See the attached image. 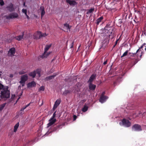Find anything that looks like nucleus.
<instances>
[{
	"mask_svg": "<svg viewBox=\"0 0 146 146\" xmlns=\"http://www.w3.org/2000/svg\"><path fill=\"white\" fill-rule=\"evenodd\" d=\"M9 87L6 86L3 88L1 91L0 97L1 99H7L10 97V92L8 90Z\"/></svg>",
	"mask_w": 146,
	"mask_h": 146,
	"instance_id": "obj_1",
	"label": "nucleus"
},
{
	"mask_svg": "<svg viewBox=\"0 0 146 146\" xmlns=\"http://www.w3.org/2000/svg\"><path fill=\"white\" fill-rule=\"evenodd\" d=\"M51 46V45H46L44 48V51L43 54L41 56L42 58H46L50 54V52H47V51L50 48Z\"/></svg>",
	"mask_w": 146,
	"mask_h": 146,
	"instance_id": "obj_2",
	"label": "nucleus"
},
{
	"mask_svg": "<svg viewBox=\"0 0 146 146\" xmlns=\"http://www.w3.org/2000/svg\"><path fill=\"white\" fill-rule=\"evenodd\" d=\"M122 125L125 127H129L131 125V122L126 119H123L121 121Z\"/></svg>",
	"mask_w": 146,
	"mask_h": 146,
	"instance_id": "obj_3",
	"label": "nucleus"
},
{
	"mask_svg": "<svg viewBox=\"0 0 146 146\" xmlns=\"http://www.w3.org/2000/svg\"><path fill=\"white\" fill-rule=\"evenodd\" d=\"M132 130L134 131H139L142 130V128L140 125L138 124H134L132 127Z\"/></svg>",
	"mask_w": 146,
	"mask_h": 146,
	"instance_id": "obj_4",
	"label": "nucleus"
},
{
	"mask_svg": "<svg viewBox=\"0 0 146 146\" xmlns=\"http://www.w3.org/2000/svg\"><path fill=\"white\" fill-rule=\"evenodd\" d=\"M18 16V14L16 13H14L10 14L8 16H6L5 17L7 19H9L17 18Z\"/></svg>",
	"mask_w": 146,
	"mask_h": 146,
	"instance_id": "obj_5",
	"label": "nucleus"
},
{
	"mask_svg": "<svg viewBox=\"0 0 146 146\" xmlns=\"http://www.w3.org/2000/svg\"><path fill=\"white\" fill-rule=\"evenodd\" d=\"M104 30L106 32V30H107V33H108V32L109 33H110V34L109 35V36H110L111 34L112 33V31H113V29L112 27L110 26V25H107L105 27Z\"/></svg>",
	"mask_w": 146,
	"mask_h": 146,
	"instance_id": "obj_6",
	"label": "nucleus"
},
{
	"mask_svg": "<svg viewBox=\"0 0 146 146\" xmlns=\"http://www.w3.org/2000/svg\"><path fill=\"white\" fill-rule=\"evenodd\" d=\"M28 76L27 74H25L21 76V80L20 81L21 84L25 83V82L27 80Z\"/></svg>",
	"mask_w": 146,
	"mask_h": 146,
	"instance_id": "obj_7",
	"label": "nucleus"
},
{
	"mask_svg": "<svg viewBox=\"0 0 146 146\" xmlns=\"http://www.w3.org/2000/svg\"><path fill=\"white\" fill-rule=\"evenodd\" d=\"M15 51V49L14 47L11 48L9 49L8 54H9V55L13 56L14 55Z\"/></svg>",
	"mask_w": 146,
	"mask_h": 146,
	"instance_id": "obj_8",
	"label": "nucleus"
},
{
	"mask_svg": "<svg viewBox=\"0 0 146 146\" xmlns=\"http://www.w3.org/2000/svg\"><path fill=\"white\" fill-rule=\"evenodd\" d=\"M108 97L107 96H101L99 99V101L102 103L105 102L108 99Z\"/></svg>",
	"mask_w": 146,
	"mask_h": 146,
	"instance_id": "obj_9",
	"label": "nucleus"
},
{
	"mask_svg": "<svg viewBox=\"0 0 146 146\" xmlns=\"http://www.w3.org/2000/svg\"><path fill=\"white\" fill-rule=\"evenodd\" d=\"M64 28L65 29V31L68 32V31H70V29L71 27V26H70L69 24L66 23L64 24Z\"/></svg>",
	"mask_w": 146,
	"mask_h": 146,
	"instance_id": "obj_10",
	"label": "nucleus"
},
{
	"mask_svg": "<svg viewBox=\"0 0 146 146\" xmlns=\"http://www.w3.org/2000/svg\"><path fill=\"white\" fill-rule=\"evenodd\" d=\"M96 86L92 83H88V87L90 90L94 91L96 88Z\"/></svg>",
	"mask_w": 146,
	"mask_h": 146,
	"instance_id": "obj_11",
	"label": "nucleus"
},
{
	"mask_svg": "<svg viewBox=\"0 0 146 146\" xmlns=\"http://www.w3.org/2000/svg\"><path fill=\"white\" fill-rule=\"evenodd\" d=\"M34 37L36 39H40L42 37V33L40 31H38L36 35H35Z\"/></svg>",
	"mask_w": 146,
	"mask_h": 146,
	"instance_id": "obj_12",
	"label": "nucleus"
},
{
	"mask_svg": "<svg viewBox=\"0 0 146 146\" xmlns=\"http://www.w3.org/2000/svg\"><path fill=\"white\" fill-rule=\"evenodd\" d=\"M61 102V100L60 99H58L55 102L54 104V105L53 107V110H55L57 107V106L60 104Z\"/></svg>",
	"mask_w": 146,
	"mask_h": 146,
	"instance_id": "obj_13",
	"label": "nucleus"
},
{
	"mask_svg": "<svg viewBox=\"0 0 146 146\" xmlns=\"http://www.w3.org/2000/svg\"><path fill=\"white\" fill-rule=\"evenodd\" d=\"M56 121V119H52L51 118L49 120V122L47 124V126L48 127L53 125L54 123Z\"/></svg>",
	"mask_w": 146,
	"mask_h": 146,
	"instance_id": "obj_14",
	"label": "nucleus"
},
{
	"mask_svg": "<svg viewBox=\"0 0 146 146\" xmlns=\"http://www.w3.org/2000/svg\"><path fill=\"white\" fill-rule=\"evenodd\" d=\"M96 78V75L93 74H92L89 78V80L88 81V83H92V82Z\"/></svg>",
	"mask_w": 146,
	"mask_h": 146,
	"instance_id": "obj_15",
	"label": "nucleus"
},
{
	"mask_svg": "<svg viewBox=\"0 0 146 146\" xmlns=\"http://www.w3.org/2000/svg\"><path fill=\"white\" fill-rule=\"evenodd\" d=\"M36 86V83L34 81H32L31 82L29 83L27 85V87H35Z\"/></svg>",
	"mask_w": 146,
	"mask_h": 146,
	"instance_id": "obj_16",
	"label": "nucleus"
},
{
	"mask_svg": "<svg viewBox=\"0 0 146 146\" xmlns=\"http://www.w3.org/2000/svg\"><path fill=\"white\" fill-rule=\"evenodd\" d=\"M7 7L9 11L11 12L13 11L14 10L13 4L12 3L10 4Z\"/></svg>",
	"mask_w": 146,
	"mask_h": 146,
	"instance_id": "obj_17",
	"label": "nucleus"
},
{
	"mask_svg": "<svg viewBox=\"0 0 146 146\" xmlns=\"http://www.w3.org/2000/svg\"><path fill=\"white\" fill-rule=\"evenodd\" d=\"M40 9L41 11V17L42 18V17L45 14V11L44 10V8L43 7L41 6L40 7Z\"/></svg>",
	"mask_w": 146,
	"mask_h": 146,
	"instance_id": "obj_18",
	"label": "nucleus"
},
{
	"mask_svg": "<svg viewBox=\"0 0 146 146\" xmlns=\"http://www.w3.org/2000/svg\"><path fill=\"white\" fill-rule=\"evenodd\" d=\"M139 50V49H138L137 50L136 53H133L132 55H131L130 58H131L132 59H134V58H133V57H135H135L136 56L137 58L138 56H137V53L138 52Z\"/></svg>",
	"mask_w": 146,
	"mask_h": 146,
	"instance_id": "obj_19",
	"label": "nucleus"
},
{
	"mask_svg": "<svg viewBox=\"0 0 146 146\" xmlns=\"http://www.w3.org/2000/svg\"><path fill=\"white\" fill-rule=\"evenodd\" d=\"M66 3H69L70 5H75L76 2L75 1H71L70 0H66Z\"/></svg>",
	"mask_w": 146,
	"mask_h": 146,
	"instance_id": "obj_20",
	"label": "nucleus"
},
{
	"mask_svg": "<svg viewBox=\"0 0 146 146\" xmlns=\"http://www.w3.org/2000/svg\"><path fill=\"white\" fill-rule=\"evenodd\" d=\"M24 35V32H23L21 35H19L17 37H15L16 39L18 40H21L23 38V36Z\"/></svg>",
	"mask_w": 146,
	"mask_h": 146,
	"instance_id": "obj_21",
	"label": "nucleus"
},
{
	"mask_svg": "<svg viewBox=\"0 0 146 146\" xmlns=\"http://www.w3.org/2000/svg\"><path fill=\"white\" fill-rule=\"evenodd\" d=\"M103 19V17L102 16L101 17L99 18H98L96 21V24L97 25H98L99 23Z\"/></svg>",
	"mask_w": 146,
	"mask_h": 146,
	"instance_id": "obj_22",
	"label": "nucleus"
},
{
	"mask_svg": "<svg viewBox=\"0 0 146 146\" xmlns=\"http://www.w3.org/2000/svg\"><path fill=\"white\" fill-rule=\"evenodd\" d=\"M56 75H54L50 76L47 77L46 78V80H48L53 78L55 76H56Z\"/></svg>",
	"mask_w": 146,
	"mask_h": 146,
	"instance_id": "obj_23",
	"label": "nucleus"
},
{
	"mask_svg": "<svg viewBox=\"0 0 146 146\" xmlns=\"http://www.w3.org/2000/svg\"><path fill=\"white\" fill-rule=\"evenodd\" d=\"M62 124H61L59 125L56 126V127H54L53 131H56L58 129H61L62 128Z\"/></svg>",
	"mask_w": 146,
	"mask_h": 146,
	"instance_id": "obj_24",
	"label": "nucleus"
},
{
	"mask_svg": "<svg viewBox=\"0 0 146 146\" xmlns=\"http://www.w3.org/2000/svg\"><path fill=\"white\" fill-rule=\"evenodd\" d=\"M140 113H140V112L137 111L136 113H133V114H132V116L134 117H137L139 115Z\"/></svg>",
	"mask_w": 146,
	"mask_h": 146,
	"instance_id": "obj_25",
	"label": "nucleus"
},
{
	"mask_svg": "<svg viewBox=\"0 0 146 146\" xmlns=\"http://www.w3.org/2000/svg\"><path fill=\"white\" fill-rule=\"evenodd\" d=\"M29 75L31 76H32L33 78L35 77L36 75V72L35 71L30 73Z\"/></svg>",
	"mask_w": 146,
	"mask_h": 146,
	"instance_id": "obj_26",
	"label": "nucleus"
},
{
	"mask_svg": "<svg viewBox=\"0 0 146 146\" xmlns=\"http://www.w3.org/2000/svg\"><path fill=\"white\" fill-rule=\"evenodd\" d=\"M19 123H17L15 125L14 127V132H16L17 129L19 126Z\"/></svg>",
	"mask_w": 146,
	"mask_h": 146,
	"instance_id": "obj_27",
	"label": "nucleus"
},
{
	"mask_svg": "<svg viewBox=\"0 0 146 146\" xmlns=\"http://www.w3.org/2000/svg\"><path fill=\"white\" fill-rule=\"evenodd\" d=\"M88 107L86 105H84V107L82 109V111L83 112H85L88 110Z\"/></svg>",
	"mask_w": 146,
	"mask_h": 146,
	"instance_id": "obj_28",
	"label": "nucleus"
},
{
	"mask_svg": "<svg viewBox=\"0 0 146 146\" xmlns=\"http://www.w3.org/2000/svg\"><path fill=\"white\" fill-rule=\"evenodd\" d=\"M129 54L128 55H130L131 54V53L129 52L128 53V50H127L126 51L123 53V55L121 56V58L125 56H127L128 54Z\"/></svg>",
	"mask_w": 146,
	"mask_h": 146,
	"instance_id": "obj_29",
	"label": "nucleus"
},
{
	"mask_svg": "<svg viewBox=\"0 0 146 146\" xmlns=\"http://www.w3.org/2000/svg\"><path fill=\"white\" fill-rule=\"evenodd\" d=\"M135 60H133V63L132 64V66H133L135 64H136L137 62L139 61V60H138V59H137V58H135Z\"/></svg>",
	"mask_w": 146,
	"mask_h": 146,
	"instance_id": "obj_30",
	"label": "nucleus"
},
{
	"mask_svg": "<svg viewBox=\"0 0 146 146\" xmlns=\"http://www.w3.org/2000/svg\"><path fill=\"white\" fill-rule=\"evenodd\" d=\"M71 91L70 90H65V91L63 93V94L66 96L67 94H68L70 93Z\"/></svg>",
	"mask_w": 146,
	"mask_h": 146,
	"instance_id": "obj_31",
	"label": "nucleus"
},
{
	"mask_svg": "<svg viewBox=\"0 0 146 146\" xmlns=\"http://www.w3.org/2000/svg\"><path fill=\"white\" fill-rule=\"evenodd\" d=\"M36 72V74L37 73L38 74L39 77L40 76L41 70L40 69H37Z\"/></svg>",
	"mask_w": 146,
	"mask_h": 146,
	"instance_id": "obj_32",
	"label": "nucleus"
},
{
	"mask_svg": "<svg viewBox=\"0 0 146 146\" xmlns=\"http://www.w3.org/2000/svg\"><path fill=\"white\" fill-rule=\"evenodd\" d=\"M6 104V103H4L0 105V111H1L5 107Z\"/></svg>",
	"mask_w": 146,
	"mask_h": 146,
	"instance_id": "obj_33",
	"label": "nucleus"
},
{
	"mask_svg": "<svg viewBox=\"0 0 146 146\" xmlns=\"http://www.w3.org/2000/svg\"><path fill=\"white\" fill-rule=\"evenodd\" d=\"M14 132V131H13L12 130L10 131L8 134V136L11 137L13 134Z\"/></svg>",
	"mask_w": 146,
	"mask_h": 146,
	"instance_id": "obj_34",
	"label": "nucleus"
},
{
	"mask_svg": "<svg viewBox=\"0 0 146 146\" xmlns=\"http://www.w3.org/2000/svg\"><path fill=\"white\" fill-rule=\"evenodd\" d=\"M22 12L23 13H24L26 15H27V10L26 9H23Z\"/></svg>",
	"mask_w": 146,
	"mask_h": 146,
	"instance_id": "obj_35",
	"label": "nucleus"
},
{
	"mask_svg": "<svg viewBox=\"0 0 146 146\" xmlns=\"http://www.w3.org/2000/svg\"><path fill=\"white\" fill-rule=\"evenodd\" d=\"M44 90V86H42L39 88V91H43Z\"/></svg>",
	"mask_w": 146,
	"mask_h": 146,
	"instance_id": "obj_36",
	"label": "nucleus"
},
{
	"mask_svg": "<svg viewBox=\"0 0 146 146\" xmlns=\"http://www.w3.org/2000/svg\"><path fill=\"white\" fill-rule=\"evenodd\" d=\"M94 11V8H91L88 11V13H92Z\"/></svg>",
	"mask_w": 146,
	"mask_h": 146,
	"instance_id": "obj_37",
	"label": "nucleus"
},
{
	"mask_svg": "<svg viewBox=\"0 0 146 146\" xmlns=\"http://www.w3.org/2000/svg\"><path fill=\"white\" fill-rule=\"evenodd\" d=\"M26 72L24 70H22L19 72V73L21 75L25 74Z\"/></svg>",
	"mask_w": 146,
	"mask_h": 146,
	"instance_id": "obj_38",
	"label": "nucleus"
},
{
	"mask_svg": "<svg viewBox=\"0 0 146 146\" xmlns=\"http://www.w3.org/2000/svg\"><path fill=\"white\" fill-rule=\"evenodd\" d=\"M0 5L3 6L4 5V2L3 0H0Z\"/></svg>",
	"mask_w": 146,
	"mask_h": 146,
	"instance_id": "obj_39",
	"label": "nucleus"
},
{
	"mask_svg": "<svg viewBox=\"0 0 146 146\" xmlns=\"http://www.w3.org/2000/svg\"><path fill=\"white\" fill-rule=\"evenodd\" d=\"M56 111H55L53 114L51 118H52V119H54V118L55 117L56 115Z\"/></svg>",
	"mask_w": 146,
	"mask_h": 146,
	"instance_id": "obj_40",
	"label": "nucleus"
},
{
	"mask_svg": "<svg viewBox=\"0 0 146 146\" xmlns=\"http://www.w3.org/2000/svg\"><path fill=\"white\" fill-rule=\"evenodd\" d=\"M73 45H74V42H72V43H71V44H70V48H72L73 47Z\"/></svg>",
	"mask_w": 146,
	"mask_h": 146,
	"instance_id": "obj_41",
	"label": "nucleus"
},
{
	"mask_svg": "<svg viewBox=\"0 0 146 146\" xmlns=\"http://www.w3.org/2000/svg\"><path fill=\"white\" fill-rule=\"evenodd\" d=\"M77 118V116L75 115H73V120L75 121L76 120Z\"/></svg>",
	"mask_w": 146,
	"mask_h": 146,
	"instance_id": "obj_42",
	"label": "nucleus"
},
{
	"mask_svg": "<svg viewBox=\"0 0 146 146\" xmlns=\"http://www.w3.org/2000/svg\"><path fill=\"white\" fill-rule=\"evenodd\" d=\"M108 60L107 59L104 62L103 65H105L107 64Z\"/></svg>",
	"mask_w": 146,
	"mask_h": 146,
	"instance_id": "obj_43",
	"label": "nucleus"
},
{
	"mask_svg": "<svg viewBox=\"0 0 146 146\" xmlns=\"http://www.w3.org/2000/svg\"><path fill=\"white\" fill-rule=\"evenodd\" d=\"M47 35H48L46 33H44V34L42 33V37H45L47 36Z\"/></svg>",
	"mask_w": 146,
	"mask_h": 146,
	"instance_id": "obj_44",
	"label": "nucleus"
},
{
	"mask_svg": "<svg viewBox=\"0 0 146 146\" xmlns=\"http://www.w3.org/2000/svg\"><path fill=\"white\" fill-rule=\"evenodd\" d=\"M105 92H102V94L101 96H105L104 95V94H105Z\"/></svg>",
	"mask_w": 146,
	"mask_h": 146,
	"instance_id": "obj_45",
	"label": "nucleus"
},
{
	"mask_svg": "<svg viewBox=\"0 0 146 146\" xmlns=\"http://www.w3.org/2000/svg\"><path fill=\"white\" fill-rule=\"evenodd\" d=\"M119 40V38H118V39H117L115 42V45H116L117 43V41H118Z\"/></svg>",
	"mask_w": 146,
	"mask_h": 146,
	"instance_id": "obj_46",
	"label": "nucleus"
},
{
	"mask_svg": "<svg viewBox=\"0 0 146 146\" xmlns=\"http://www.w3.org/2000/svg\"><path fill=\"white\" fill-rule=\"evenodd\" d=\"M15 95H14V94L12 95V96H11V98L12 99H13V98H15Z\"/></svg>",
	"mask_w": 146,
	"mask_h": 146,
	"instance_id": "obj_47",
	"label": "nucleus"
},
{
	"mask_svg": "<svg viewBox=\"0 0 146 146\" xmlns=\"http://www.w3.org/2000/svg\"><path fill=\"white\" fill-rule=\"evenodd\" d=\"M143 33L145 34V35L146 36V30H144L143 32Z\"/></svg>",
	"mask_w": 146,
	"mask_h": 146,
	"instance_id": "obj_48",
	"label": "nucleus"
},
{
	"mask_svg": "<svg viewBox=\"0 0 146 146\" xmlns=\"http://www.w3.org/2000/svg\"><path fill=\"white\" fill-rule=\"evenodd\" d=\"M31 103V102H30V103H29V104H27V105H26V107H27L28 106H29V105H30Z\"/></svg>",
	"mask_w": 146,
	"mask_h": 146,
	"instance_id": "obj_49",
	"label": "nucleus"
},
{
	"mask_svg": "<svg viewBox=\"0 0 146 146\" xmlns=\"http://www.w3.org/2000/svg\"><path fill=\"white\" fill-rule=\"evenodd\" d=\"M13 77V75L12 74H10V77L11 78H12Z\"/></svg>",
	"mask_w": 146,
	"mask_h": 146,
	"instance_id": "obj_50",
	"label": "nucleus"
},
{
	"mask_svg": "<svg viewBox=\"0 0 146 146\" xmlns=\"http://www.w3.org/2000/svg\"><path fill=\"white\" fill-rule=\"evenodd\" d=\"M24 110V109L23 108H22L21 109L20 111H23Z\"/></svg>",
	"mask_w": 146,
	"mask_h": 146,
	"instance_id": "obj_51",
	"label": "nucleus"
},
{
	"mask_svg": "<svg viewBox=\"0 0 146 146\" xmlns=\"http://www.w3.org/2000/svg\"><path fill=\"white\" fill-rule=\"evenodd\" d=\"M143 45H142L139 48V49H141V48H143Z\"/></svg>",
	"mask_w": 146,
	"mask_h": 146,
	"instance_id": "obj_52",
	"label": "nucleus"
},
{
	"mask_svg": "<svg viewBox=\"0 0 146 146\" xmlns=\"http://www.w3.org/2000/svg\"><path fill=\"white\" fill-rule=\"evenodd\" d=\"M116 82H114V83H113V84L114 85V86H115V85H116Z\"/></svg>",
	"mask_w": 146,
	"mask_h": 146,
	"instance_id": "obj_53",
	"label": "nucleus"
},
{
	"mask_svg": "<svg viewBox=\"0 0 146 146\" xmlns=\"http://www.w3.org/2000/svg\"><path fill=\"white\" fill-rule=\"evenodd\" d=\"M23 6H25V2H24L23 4Z\"/></svg>",
	"mask_w": 146,
	"mask_h": 146,
	"instance_id": "obj_54",
	"label": "nucleus"
},
{
	"mask_svg": "<svg viewBox=\"0 0 146 146\" xmlns=\"http://www.w3.org/2000/svg\"><path fill=\"white\" fill-rule=\"evenodd\" d=\"M27 108V107H26V106H25L24 107H23V108L24 109V110L26 108Z\"/></svg>",
	"mask_w": 146,
	"mask_h": 146,
	"instance_id": "obj_55",
	"label": "nucleus"
},
{
	"mask_svg": "<svg viewBox=\"0 0 146 146\" xmlns=\"http://www.w3.org/2000/svg\"><path fill=\"white\" fill-rule=\"evenodd\" d=\"M27 108V107H26V106H25L24 107H23V108L24 109V110L26 108Z\"/></svg>",
	"mask_w": 146,
	"mask_h": 146,
	"instance_id": "obj_56",
	"label": "nucleus"
},
{
	"mask_svg": "<svg viewBox=\"0 0 146 146\" xmlns=\"http://www.w3.org/2000/svg\"><path fill=\"white\" fill-rule=\"evenodd\" d=\"M27 17V18L28 19H29V16L27 15H26Z\"/></svg>",
	"mask_w": 146,
	"mask_h": 146,
	"instance_id": "obj_57",
	"label": "nucleus"
},
{
	"mask_svg": "<svg viewBox=\"0 0 146 146\" xmlns=\"http://www.w3.org/2000/svg\"><path fill=\"white\" fill-rule=\"evenodd\" d=\"M116 45H115H115H114L113 46V48H114L116 46Z\"/></svg>",
	"mask_w": 146,
	"mask_h": 146,
	"instance_id": "obj_58",
	"label": "nucleus"
},
{
	"mask_svg": "<svg viewBox=\"0 0 146 146\" xmlns=\"http://www.w3.org/2000/svg\"><path fill=\"white\" fill-rule=\"evenodd\" d=\"M43 104V102H42V103L41 104V105H40V106H41Z\"/></svg>",
	"mask_w": 146,
	"mask_h": 146,
	"instance_id": "obj_59",
	"label": "nucleus"
},
{
	"mask_svg": "<svg viewBox=\"0 0 146 146\" xmlns=\"http://www.w3.org/2000/svg\"><path fill=\"white\" fill-rule=\"evenodd\" d=\"M1 74H0V77H1Z\"/></svg>",
	"mask_w": 146,
	"mask_h": 146,
	"instance_id": "obj_60",
	"label": "nucleus"
},
{
	"mask_svg": "<svg viewBox=\"0 0 146 146\" xmlns=\"http://www.w3.org/2000/svg\"><path fill=\"white\" fill-rule=\"evenodd\" d=\"M142 56V55L141 54L140 56V57H141Z\"/></svg>",
	"mask_w": 146,
	"mask_h": 146,
	"instance_id": "obj_61",
	"label": "nucleus"
},
{
	"mask_svg": "<svg viewBox=\"0 0 146 146\" xmlns=\"http://www.w3.org/2000/svg\"><path fill=\"white\" fill-rule=\"evenodd\" d=\"M20 98V97H19L17 99V100H18Z\"/></svg>",
	"mask_w": 146,
	"mask_h": 146,
	"instance_id": "obj_62",
	"label": "nucleus"
},
{
	"mask_svg": "<svg viewBox=\"0 0 146 146\" xmlns=\"http://www.w3.org/2000/svg\"><path fill=\"white\" fill-rule=\"evenodd\" d=\"M145 50H146V47L145 48Z\"/></svg>",
	"mask_w": 146,
	"mask_h": 146,
	"instance_id": "obj_63",
	"label": "nucleus"
},
{
	"mask_svg": "<svg viewBox=\"0 0 146 146\" xmlns=\"http://www.w3.org/2000/svg\"><path fill=\"white\" fill-rule=\"evenodd\" d=\"M2 73L1 71H0V73Z\"/></svg>",
	"mask_w": 146,
	"mask_h": 146,
	"instance_id": "obj_64",
	"label": "nucleus"
}]
</instances>
